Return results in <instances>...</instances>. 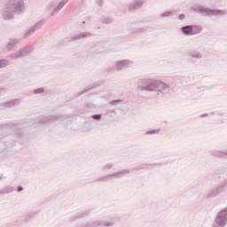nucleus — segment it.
<instances>
[{
	"label": "nucleus",
	"instance_id": "obj_1",
	"mask_svg": "<svg viewBox=\"0 0 227 227\" xmlns=\"http://www.w3.org/2000/svg\"><path fill=\"white\" fill-rule=\"evenodd\" d=\"M137 91H157L158 93H169V85L160 81L143 79L140 80L137 87Z\"/></svg>",
	"mask_w": 227,
	"mask_h": 227
},
{
	"label": "nucleus",
	"instance_id": "obj_2",
	"mask_svg": "<svg viewBox=\"0 0 227 227\" xmlns=\"http://www.w3.org/2000/svg\"><path fill=\"white\" fill-rule=\"evenodd\" d=\"M25 0H6L5 5L2 10V17L4 20H12L15 13L20 15L26 10L24 4Z\"/></svg>",
	"mask_w": 227,
	"mask_h": 227
},
{
	"label": "nucleus",
	"instance_id": "obj_3",
	"mask_svg": "<svg viewBox=\"0 0 227 227\" xmlns=\"http://www.w3.org/2000/svg\"><path fill=\"white\" fill-rule=\"evenodd\" d=\"M196 13L205 14L207 17H221L226 15V12L221 9H210L208 7H204L200 4H195L192 7Z\"/></svg>",
	"mask_w": 227,
	"mask_h": 227
},
{
	"label": "nucleus",
	"instance_id": "obj_4",
	"mask_svg": "<svg viewBox=\"0 0 227 227\" xmlns=\"http://www.w3.org/2000/svg\"><path fill=\"white\" fill-rule=\"evenodd\" d=\"M227 187V179H223L219 184L213 187L211 191L204 195L206 200H212V198H217L219 194H223Z\"/></svg>",
	"mask_w": 227,
	"mask_h": 227
},
{
	"label": "nucleus",
	"instance_id": "obj_5",
	"mask_svg": "<svg viewBox=\"0 0 227 227\" xmlns=\"http://www.w3.org/2000/svg\"><path fill=\"white\" fill-rule=\"evenodd\" d=\"M35 51V47L33 46H27L23 49L19 50L18 51L14 53H11L9 55L10 59L17 60V59H22V58H26V56H29L31 52Z\"/></svg>",
	"mask_w": 227,
	"mask_h": 227
},
{
	"label": "nucleus",
	"instance_id": "obj_6",
	"mask_svg": "<svg viewBox=\"0 0 227 227\" xmlns=\"http://www.w3.org/2000/svg\"><path fill=\"white\" fill-rule=\"evenodd\" d=\"M125 175H130V170L123 169L114 174H109L105 176H101L96 180V182H109V180H114L116 178H123Z\"/></svg>",
	"mask_w": 227,
	"mask_h": 227
},
{
	"label": "nucleus",
	"instance_id": "obj_7",
	"mask_svg": "<svg viewBox=\"0 0 227 227\" xmlns=\"http://www.w3.org/2000/svg\"><path fill=\"white\" fill-rule=\"evenodd\" d=\"M120 104V106L115 109V111H119L121 114L125 115L129 113V103L123 102L122 99H115L109 102L110 106H117Z\"/></svg>",
	"mask_w": 227,
	"mask_h": 227
},
{
	"label": "nucleus",
	"instance_id": "obj_8",
	"mask_svg": "<svg viewBox=\"0 0 227 227\" xmlns=\"http://www.w3.org/2000/svg\"><path fill=\"white\" fill-rule=\"evenodd\" d=\"M45 24V20H41L37 21L34 26H32L30 28L27 29L23 35V38H29L31 35H35L36 31L39 29H42L43 27V25Z\"/></svg>",
	"mask_w": 227,
	"mask_h": 227
},
{
	"label": "nucleus",
	"instance_id": "obj_9",
	"mask_svg": "<svg viewBox=\"0 0 227 227\" xmlns=\"http://www.w3.org/2000/svg\"><path fill=\"white\" fill-rule=\"evenodd\" d=\"M132 65H134V62H132L131 60H119L115 64V70H117L118 72H121V70L129 68V67H132Z\"/></svg>",
	"mask_w": 227,
	"mask_h": 227
},
{
	"label": "nucleus",
	"instance_id": "obj_10",
	"mask_svg": "<svg viewBox=\"0 0 227 227\" xmlns=\"http://www.w3.org/2000/svg\"><path fill=\"white\" fill-rule=\"evenodd\" d=\"M91 214V209H86L84 211H80L71 216L69 218L70 223H74V221H77V219H82V217H88V215Z\"/></svg>",
	"mask_w": 227,
	"mask_h": 227
},
{
	"label": "nucleus",
	"instance_id": "obj_11",
	"mask_svg": "<svg viewBox=\"0 0 227 227\" xmlns=\"http://www.w3.org/2000/svg\"><path fill=\"white\" fill-rule=\"evenodd\" d=\"M22 42V39L20 38H11L9 39V42L7 43L5 49L9 52L12 51L13 49L17 48V45Z\"/></svg>",
	"mask_w": 227,
	"mask_h": 227
},
{
	"label": "nucleus",
	"instance_id": "obj_12",
	"mask_svg": "<svg viewBox=\"0 0 227 227\" xmlns=\"http://www.w3.org/2000/svg\"><path fill=\"white\" fill-rule=\"evenodd\" d=\"M145 2L143 0H135L128 5L129 12H136V10H141Z\"/></svg>",
	"mask_w": 227,
	"mask_h": 227
},
{
	"label": "nucleus",
	"instance_id": "obj_13",
	"mask_svg": "<svg viewBox=\"0 0 227 227\" xmlns=\"http://www.w3.org/2000/svg\"><path fill=\"white\" fill-rule=\"evenodd\" d=\"M91 36H93V34L90 32H82V33L73 35L70 38V42H77V40H82L84 38H91Z\"/></svg>",
	"mask_w": 227,
	"mask_h": 227
},
{
	"label": "nucleus",
	"instance_id": "obj_14",
	"mask_svg": "<svg viewBox=\"0 0 227 227\" xmlns=\"http://www.w3.org/2000/svg\"><path fill=\"white\" fill-rule=\"evenodd\" d=\"M68 3V0H62L59 3L57 6L53 8V11L51 12V17H54L55 15H58L61 10H63L65 4Z\"/></svg>",
	"mask_w": 227,
	"mask_h": 227
},
{
	"label": "nucleus",
	"instance_id": "obj_15",
	"mask_svg": "<svg viewBox=\"0 0 227 227\" xmlns=\"http://www.w3.org/2000/svg\"><path fill=\"white\" fill-rule=\"evenodd\" d=\"M188 56L193 58V59H201L203 58V53L197 49H192L188 51Z\"/></svg>",
	"mask_w": 227,
	"mask_h": 227
},
{
	"label": "nucleus",
	"instance_id": "obj_16",
	"mask_svg": "<svg viewBox=\"0 0 227 227\" xmlns=\"http://www.w3.org/2000/svg\"><path fill=\"white\" fill-rule=\"evenodd\" d=\"M56 120H58V117L51 115L41 118L39 120V122L42 123L43 125H46V123H51V121H56Z\"/></svg>",
	"mask_w": 227,
	"mask_h": 227
},
{
	"label": "nucleus",
	"instance_id": "obj_17",
	"mask_svg": "<svg viewBox=\"0 0 227 227\" xmlns=\"http://www.w3.org/2000/svg\"><path fill=\"white\" fill-rule=\"evenodd\" d=\"M20 99H12L4 103V107H7V108L17 107V106H20Z\"/></svg>",
	"mask_w": 227,
	"mask_h": 227
},
{
	"label": "nucleus",
	"instance_id": "obj_18",
	"mask_svg": "<svg viewBox=\"0 0 227 227\" xmlns=\"http://www.w3.org/2000/svg\"><path fill=\"white\" fill-rule=\"evenodd\" d=\"M181 31L184 36H191L192 35V26L186 25L181 27Z\"/></svg>",
	"mask_w": 227,
	"mask_h": 227
},
{
	"label": "nucleus",
	"instance_id": "obj_19",
	"mask_svg": "<svg viewBox=\"0 0 227 227\" xmlns=\"http://www.w3.org/2000/svg\"><path fill=\"white\" fill-rule=\"evenodd\" d=\"M96 50L94 51L95 54H102L106 51V47H104V43H98L95 45Z\"/></svg>",
	"mask_w": 227,
	"mask_h": 227
},
{
	"label": "nucleus",
	"instance_id": "obj_20",
	"mask_svg": "<svg viewBox=\"0 0 227 227\" xmlns=\"http://www.w3.org/2000/svg\"><path fill=\"white\" fill-rule=\"evenodd\" d=\"M213 155H215V157H219V159H227V150L215 151Z\"/></svg>",
	"mask_w": 227,
	"mask_h": 227
},
{
	"label": "nucleus",
	"instance_id": "obj_21",
	"mask_svg": "<svg viewBox=\"0 0 227 227\" xmlns=\"http://www.w3.org/2000/svg\"><path fill=\"white\" fill-rule=\"evenodd\" d=\"M201 33V27L192 25V35H200Z\"/></svg>",
	"mask_w": 227,
	"mask_h": 227
},
{
	"label": "nucleus",
	"instance_id": "obj_22",
	"mask_svg": "<svg viewBox=\"0 0 227 227\" xmlns=\"http://www.w3.org/2000/svg\"><path fill=\"white\" fill-rule=\"evenodd\" d=\"M113 168H114V164L106 163L102 167L101 171H103L104 173H107V171H110V169H113Z\"/></svg>",
	"mask_w": 227,
	"mask_h": 227
},
{
	"label": "nucleus",
	"instance_id": "obj_23",
	"mask_svg": "<svg viewBox=\"0 0 227 227\" xmlns=\"http://www.w3.org/2000/svg\"><path fill=\"white\" fill-rule=\"evenodd\" d=\"M15 192V188L13 187H6L4 188L1 192L0 194H11V192Z\"/></svg>",
	"mask_w": 227,
	"mask_h": 227
},
{
	"label": "nucleus",
	"instance_id": "obj_24",
	"mask_svg": "<svg viewBox=\"0 0 227 227\" xmlns=\"http://www.w3.org/2000/svg\"><path fill=\"white\" fill-rule=\"evenodd\" d=\"M8 66H10V60L6 59H0V68H6Z\"/></svg>",
	"mask_w": 227,
	"mask_h": 227
},
{
	"label": "nucleus",
	"instance_id": "obj_25",
	"mask_svg": "<svg viewBox=\"0 0 227 227\" xmlns=\"http://www.w3.org/2000/svg\"><path fill=\"white\" fill-rule=\"evenodd\" d=\"M93 227H104V221L97 220L92 222Z\"/></svg>",
	"mask_w": 227,
	"mask_h": 227
},
{
	"label": "nucleus",
	"instance_id": "obj_26",
	"mask_svg": "<svg viewBox=\"0 0 227 227\" xmlns=\"http://www.w3.org/2000/svg\"><path fill=\"white\" fill-rule=\"evenodd\" d=\"M101 22L102 24H113V18H109V17L104 18L101 20Z\"/></svg>",
	"mask_w": 227,
	"mask_h": 227
},
{
	"label": "nucleus",
	"instance_id": "obj_27",
	"mask_svg": "<svg viewBox=\"0 0 227 227\" xmlns=\"http://www.w3.org/2000/svg\"><path fill=\"white\" fill-rule=\"evenodd\" d=\"M173 15L172 11H167L160 15V17L166 18V17H171Z\"/></svg>",
	"mask_w": 227,
	"mask_h": 227
},
{
	"label": "nucleus",
	"instance_id": "obj_28",
	"mask_svg": "<svg viewBox=\"0 0 227 227\" xmlns=\"http://www.w3.org/2000/svg\"><path fill=\"white\" fill-rule=\"evenodd\" d=\"M92 120H96V121H100L102 120V114H97L91 115Z\"/></svg>",
	"mask_w": 227,
	"mask_h": 227
},
{
	"label": "nucleus",
	"instance_id": "obj_29",
	"mask_svg": "<svg viewBox=\"0 0 227 227\" xmlns=\"http://www.w3.org/2000/svg\"><path fill=\"white\" fill-rule=\"evenodd\" d=\"M45 92V89L43 88H38L34 90V95H40V93H44Z\"/></svg>",
	"mask_w": 227,
	"mask_h": 227
},
{
	"label": "nucleus",
	"instance_id": "obj_30",
	"mask_svg": "<svg viewBox=\"0 0 227 227\" xmlns=\"http://www.w3.org/2000/svg\"><path fill=\"white\" fill-rule=\"evenodd\" d=\"M103 226H104V227H112V226H114V221H110V222L103 221Z\"/></svg>",
	"mask_w": 227,
	"mask_h": 227
},
{
	"label": "nucleus",
	"instance_id": "obj_31",
	"mask_svg": "<svg viewBox=\"0 0 227 227\" xmlns=\"http://www.w3.org/2000/svg\"><path fill=\"white\" fill-rule=\"evenodd\" d=\"M78 227H93V222H89L86 223H81L78 225Z\"/></svg>",
	"mask_w": 227,
	"mask_h": 227
},
{
	"label": "nucleus",
	"instance_id": "obj_32",
	"mask_svg": "<svg viewBox=\"0 0 227 227\" xmlns=\"http://www.w3.org/2000/svg\"><path fill=\"white\" fill-rule=\"evenodd\" d=\"M160 129H150L145 131L146 135H153V134H158Z\"/></svg>",
	"mask_w": 227,
	"mask_h": 227
},
{
	"label": "nucleus",
	"instance_id": "obj_33",
	"mask_svg": "<svg viewBox=\"0 0 227 227\" xmlns=\"http://www.w3.org/2000/svg\"><path fill=\"white\" fill-rule=\"evenodd\" d=\"M90 90H91V88H87V89L83 90L82 91L77 93L76 97H81V95H84V93H88V91H90Z\"/></svg>",
	"mask_w": 227,
	"mask_h": 227
},
{
	"label": "nucleus",
	"instance_id": "obj_34",
	"mask_svg": "<svg viewBox=\"0 0 227 227\" xmlns=\"http://www.w3.org/2000/svg\"><path fill=\"white\" fill-rule=\"evenodd\" d=\"M54 6H55L54 2L50 3L48 5V10H52V8H54Z\"/></svg>",
	"mask_w": 227,
	"mask_h": 227
},
{
	"label": "nucleus",
	"instance_id": "obj_35",
	"mask_svg": "<svg viewBox=\"0 0 227 227\" xmlns=\"http://www.w3.org/2000/svg\"><path fill=\"white\" fill-rule=\"evenodd\" d=\"M178 19H179V20H184V19H185V14H184V13L179 14Z\"/></svg>",
	"mask_w": 227,
	"mask_h": 227
},
{
	"label": "nucleus",
	"instance_id": "obj_36",
	"mask_svg": "<svg viewBox=\"0 0 227 227\" xmlns=\"http://www.w3.org/2000/svg\"><path fill=\"white\" fill-rule=\"evenodd\" d=\"M22 191H24V188L22 186H18L17 187V192H22Z\"/></svg>",
	"mask_w": 227,
	"mask_h": 227
},
{
	"label": "nucleus",
	"instance_id": "obj_37",
	"mask_svg": "<svg viewBox=\"0 0 227 227\" xmlns=\"http://www.w3.org/2000/svg\"><path fill=\"white\" fill-rule=\"evenodd\" d=\"M33 217H35V213H31V214L27 215L28 219H33Z\"/></svg>",
	"mask_w": 227,
	"mask_h": 227
},
{
	"label": "nucleus",
	"instance_id": "obj_38",
	"mask_svg": "<svg viewBox=\"0 0 227 227\" xmlns=\"http://www.w3.org/2000/svg\"><path fill=\"white\" fill-rule=\"evenodd\" d=\"M102 4H104V0H98V6H102Z\"/></svg>",
	"mask_w": 227,
	"mask_h": 227
},
{
	"label": "nucleus",
	"instance_id": "obj_39",
	"mask_svg": "<svg viewBox=\"0 0 227 227\" xmlns=\"http://www.w3.org/2000/svg\"><path fill=\"white\" fill-rule=\"evenodd\" d=\"M3 91H6V89L5 88H0V97L3 93Z\"/></svg>",
	"mask_w": 227,
	"mask_h": 227
},
{
	"label": "nucleus",
	"instance_id": "obj_40",
	"mask_svg": "<svg viewBox=\"0 0 227 227\" xmlns=\"http://www.w3.org/2000/svg\"><path fill=\"white\" fill-rule=\"evenodd\" d=\"M205 116H208V114H203L200 115V118H205Z\"/></svg>",
	"mask_w": 227,
	"mask_h": 227
},
{
	"label": "nucleus",
	"instance_id": "obj_41",
	"mask_svg": "<svg viewBox=\"0 0 227 227\" xmlns=\"http://www.w3.org/2000/svg\"><path fill=\"white\" fill-rule=\"evenodd\" d=\"M138 33H145V28H140V29L138 30Z\"/></svg>",
	"mask_w": 227,
	"mask_h": 227
},
{
	"label": "nucleus",
	"instance_id": "obj_42",
	"mask_svg": "<svg viewBox=\"0 0 227 227\" xmlns=\"http://www.w3.org/2000/svg\"><path fill=\"white\" fill-rule=\"evenodd\" d=\"M160 164L159 163H156V164H153L151 166H159Z\"/></svg>",
	"mask_w": 227,
	"mask_h": 227
},
{
	"label": "nucleus",
	"instance_id": "obj_43",
	"mask_svg": "<svg viewBox=\"0 0 227 227\" xmlns=\"http://www.w3.org/2000/svg\"><path fill=\"white\" fill-rule=\"evenodd\" d=\"M18 136L20 137V133H18Z\"/></svg>",
	"mask_w": 227,
	"mask_h": 227
}]
</instances>
